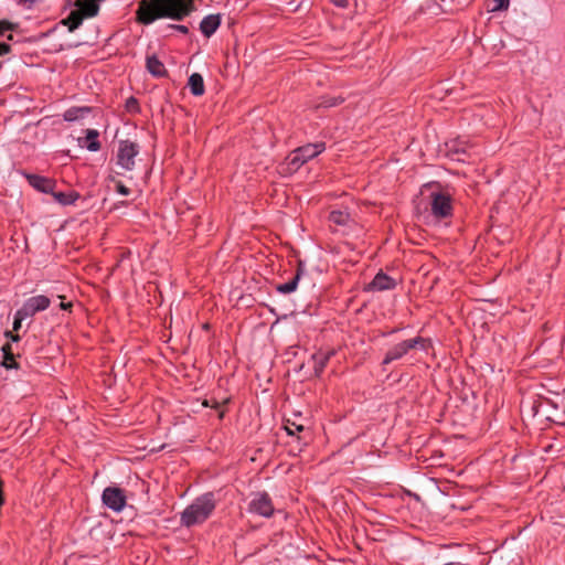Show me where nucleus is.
<instances>
[{
	"label": "nucleus",
	"instance_id": "nucleus-7",
	"mask_svg": "<svg viewBox=\"0 0 565 565\" xmlns=\"http://www.w3.org/2000/svg\"><path fill=\"white\" fill-rule=\"evenodd\" d=\"M430 199L431 212L434 216L444 218L451 215L452 205L449 194L433 190L430 193Z\"/></svg>",
	"mask_w": 565,
	"mask_h": 565
},
{
	"label": "nucleus",
	"instance_id": "nucleus-34",
	"mask_svg": "<svg viewBox=\"0 0 565 565\" xmlns=\"http://www.w3.org/2000/svg\"><path fill=\"white\" fill-rule=\"evenodd\" d=\"M136 104V99H131L130 106H134Z\"/></svg>",
	"mask_w": 565,
	"mask_h": 565
},
{
	"label": "nucleus",
	"instance_id": "nucleus-4",
	"mask_svg": "<svg viewBox=\"0 0 565 565\" xmlns=\"http://www.w3.org/2000/svg\"><path fill=\"white\" fill-rule=\"evenodd\" d=\"M429 345H430V341L427 339L420 338V337L405 340V341L394 345L393 348H391L387 351V353L383 360V363L388 364L395 360H398V359L403 358L404 355H406L409 352V350H412V349H419L422 351H427Z\"/></svg>",
	"mask_w": 565,
	"mask_h": 565
},
{
	"label": "nucleus",
	"instance_id": "nucleus-32",
	"mask_svg": "<svg viewBox=\"0 0 565 565\" xmlns=\"http://www.w3.org/2000/svg\"><path fill=\"white\" fill-rule=\"evenodd\" d=\"M71 302H61L60 308L63 310H67L68 308H71Z\"/></svg>",
	"mask_w": 565,
	"mask_h": 565
},
{
	"label": "nucleus",
	"instance_id": "nucleus-11",
	"mask_svg": "<svg viewBox=\"0 0 565 565\" xmlns=\"http://www.w3.org/2000/svg\"><path fill=\"white\" fill-rule=\"evenodd\" d=\"M329 220L332 225L337 226L334 231H339L342 234H348L351 230L354 221L347 210H333L330 212Z\"/></svg>",
	"mask_w": 565,
	"mask_h": 565
},
{
	"label": "nucleus",
	"instance_id": "nucleus-8",
	"mask_svg": "<svg viewBox=\"0 0 565 565\" xmlns=\"http://www.w3.org/2000/svg\"><path fill=\"white\" fill-rule=\"evenodd\" d=\"M248 510L252 513L269 518L274 512V507L269 495L266 492H258L252 498Z\"/></svg>",
	"mask_w": 565,
	"mask_h": 565
},
{
	"label": "nucleus",
	"instance_id": "nucleus-14",
	"mask_svg": "<svg viewBox=\"0 0 565 565\" xmlns=\"http://www.w3.org/2000/svg\"><path fill=\"white\" fill-rule=\"evenodd\" d=\"M394 286H395L394 280L390 276H387L383 273H379L374 277L372 282L370 284V288L372 290H377V291L388 290V289L394 288Z\"/></svg>",
	"mask_w": 565,
	"mask_h": 565
},
{
	"label": "nucleus",
	"instance_id": "nucleus-30",
	"mask_svg": "<svg viewBox=\"0 0 565 565\" xmlns=\"http://www.w3.org/2000/svg\"><path fill=\"white\" fill-rule=\"evenodd\" d=\"M174 29L178 30L181 33H184V34L188 33V31H189L188 26L181 25V24L180 25H174Z\"/></svg>",
	"mask_w": 565,
	"mask_h": 565
},
{
	"label": "nucleus",
	"instance_id": "nucleus-9",
	"mask_svg": "<svg viewBox=\"0 0 565 565\" xmlns=\"http://www.w3.org/2000/svg\"><path fill=\"white\" fill-rule=\"evenodd\" d=\"M104 504L115 512H120L126 504V497L121 489L108 487L103 491L102 495Z\"/></svg>",
	"mask_w": 565,
	"mask_h": 565
},
{
	"label": "nucleus",
	"instance_id": "nucleus-36",
	"mask_svg": "<svg viewBox=\"0 0 565 565\" xmlns=\"http://www.w3.org/2000/svg\"><path fill=\"white\" fill-rule=\"evenodd\" d=\"M425 188L426 189H433V185L426 184Z\"/></svg>",
	"mask_w": 565,
	"mask_h": 565
},
{
	"label": "nucleus",
	"instance_id": "nucleus-24",
	"mask_svg": "<svg viewBox=\"0 0 565 565\" xmlns=\"http://www.w3.org/2000/svg\"><path fill=\"white\" fill-rule=\"evenodd\" d=\"M285 429H286L288 435L294 436L297 433H300V431L305 430V427L302 425H298L296 423H290L288 420L286 426H285Z\"/></svg>",
	"mask_w": 565,
	"mask_h": 565
},
{
	"label": "nucleus",
	"instance_id": "nucleus-37",
	"mask_svg": "<svg viewBox=\"0 0 565 565\" xmlns=\"http://www.w3.org/2000/svg\"><path fill=\"white\" fill-rule=\"evenodd\" d=\"M8 40H10V41H12V40H13L12 34H10V35L8 36Z\"/></svg>",
	"mask_w": 565,
	"mask_h": 565
},
{
	"label": "nucleus",
	"instance_id": "nucleus-25",
	"mask_svg": "<svg viewBox=\"0 0 565 565\" xmlns=\"http://www.w3.org/2000/svg\"><path fill=\"white\" fill-rule=\"evenodd\" d=\"M510 0H493L492 12L508 9Z\"/></svg>",
	"mask_w": 565,
	"mask_h": 565
},
{
	"label": "nucleus",
	"instance_id": "nucleus-27",
	"mask_svg": "<svg viewBox=\"0 0 565 565\" xmlns=\"http://www.w3.org/2000/svg\"><path fill=\"white\" fill-rule=\"evenodd\" d=\"M116 190L121 195H128L130 193V190L124 185L121 182L116 183Z\"/></svg>",
	"mask_w": 565,
	"mask_h": 565
},
{
	"label": "nucleus",
	"instance_id": "nucleus-31",
	"mask_svg": "<svg viewBox=\"0 0 565 565\" xmlns=\"http://www.w3.org/2000/svg\"><path fill=\"white\" fill-rule=\"evenodd\" d=\"M6 337L11 339L14 342L19 341V335H13L11 331H7Z\"/></svg>",
	"mask_w": 565,
	"mask_h": 565
},
{
	"label": "nucleus",
	"instance_id": "nucleus-18",
	"mask_svg": "<svg viewBox=\"0 0 565 565\" xmlns=\"http://www.w3.org/2000/svg\"><path fill=\"white\" fill-rule=\"evenodd\" d=\"M147 70L157 77H162L167 73L163 63L156 55L147 57Z\"/></svg>",
	"mask_w": 565,
	"mask_h": 565
},
{
	"label": "nucleus",
	"instance_id": "nucleus-28",
	"mask_svg": "<svg viewBox=\"0 0 565 565\" xmlns=\"http://www.w3.org/2000/svg\"><path fill=\"white\" fill-rule=\"evenodd\" d=\"M40 0H19V4L24 7L25 9H31L32 6Z\"/></svg>",
	"mask_w": 565,
	"mask_h": 565
},
{
	"label": "nucleus",
	"instance_id": "nucleus-35",
	"mask_svg": "<svg viewBox=\"0 0 565 565\" xmlns=\"http://www.w3.org/2000/svg\"><path fill=\"white\" fill-rule=\"evenodd\" d=\"M136 104V99H131L130 106H134Z\"/></svg>",
	"mask_w": 565,
	"mask_h": 565
},
{
	"label": "nucleus",
	"instance_id": "nucleus-15",
	"mask_svg": "<svg viewBox=\"0 0 565 565\" xmlns=\"http://www.w3.org/2000/svg\"><path fill=\"white\" fill-rule=\"evenodd\" d=\"M302 274H303V267H302V263L300 262L299 266H298V269H297V273L292 277V279L287 281V282H285V284L278 285L276 287L277 291L280 292V294H285V295L294 292L297 289L298 282H299L300 277L302 276Z\"/></svg>",
	"mask_w": 565,
	"mask_h": 565
},
{
	"label": "nucleus",
	"instance_id": "nucleus-3",
	"mask_svg": "<svg viewBox=\"0 0 565 565\" xmlns=\"http://www.w3.org/2000/svg\"><path fill=\"white\" fill-rule=\"evenodd\" d=\"M323 150H324L323 142L308 143L306 146L299 147L298 149L292 151L287 158L289 170L297 171L308 160L317 157Z\"/></svg>",
	"mask_w": 565,
	"mask_h": 565
},
{
	"label": "nucleus",
	"instance_id": "nucleus-5",
	"mask_svg": "<svg viewBox=\"0 0 565 565\" xmlns=\"http://www.w3.org/2000/svg\"><path fill=\"white\" fill-rule=\"evenodd\" d=\"M76 6L77 9L73 10L64 22L70 31L77 29L84 18H92L98 12V4L93 0H77Z\"/></svg>",
	"mask_w": 565,
	"mask_h": 565
},
{
	"label": "nucleus",
	"instance_id": "nucleus-38",
	"mask_svg": "<svg viewBox=\"0 0 565 565\" xmlns=\"http://www.w3.org/2000/svg\"><path fill=\"white\" fill-rule=\"evenodd\" d=\"M334 105H337V103H335V102H333V103L329 104L328 106H334Z\"/></svg>",
	"mask_w": 565,
	"mask_h": 565
},
{
	"label": "nucleus",
	"instance_id": "nucleus-20",
	"mask_svg": "<svg viewBox=\"0 0 565 565\" xmlns=\"http://www.w3.org/2000/svg\"><path fill=\"white\" fill-rule=\"evenodd\" d=\"M88 113L89 108L87 107H72L64 113L63 117L66 121H75Z\"/></svg>",
	"mask_w": 565,
	"mask_h": 565
},
{
	"label": "nucleus",
	"instance_id": "nucleus-21",
	"mask_svg": "<svg viewBox=\"0 0 565 565\" xmlns=\"http://www.w3.org/2000/svg\"><path fill=\"white\" fill-rule=\"evenodd\" d=\"M331 354H332L331 352L330 353H318L313 356V362H315L313 367H315L316 373H321L323 371Z\"/></svg>",
	"mask_w": 565,
	"mask_h": 565
},
{
	"label": "nucleus",
	"instance_id": "nucleus-10",
	"mask_svg": "<svg viewBox=\"0 0 565 565\" xmlns=\"http://www.w3.org/2000/svg\"><path fill=\"white\" fill-rule=\"evenodd\" d=\"M50 303L51 300L49 297L44 295H38L28 298L19 310L24 315V317L31 318L35 313L47 309Z\"/></svg>",
	"mask_w": 565,
	"mask_h": 565
},
{
	"label": "nucleus",
	"instance_id": "nucleus-26",
	"mask_svg": "<svg viewBox=\"0 0 565 565\" xmlns=\"http://www.w3.org/2000/svg\"><path fill=\"white\" fill-rule=\"evenodd\" d=\"M25 319L28 318L18 309L14 315L13 330L18 331L21 328L22 321Z\"/></svg>",
	"mask_w": 565,
	"mask_h": 565
},
{
	"label": "nucleus",
	"instance_id": "nucleus-2",
	"mask_svg": "<svg viewBox=\"0 0 565 565\" xmlns=\"http://www.w3.org/2000/svg\"><path fill=\"white\" fill-rule=\"evenodd\" d=\"M216 507V499L212 492H206L192 501L181 513L180 522L183 526L192 527L205 522Z\"/></svg>",
	"mask_w": 565,
	"mask_h": 565
},
{
	"label": "nucleus",
	"instance_id": "nucleus-1",
	"mask_svg": "<svg viewBox=\"0 0 565 565\" xmlns=\"http://www.w3.org/2000/svg\"><path fill=\"white\" fill-rule=\"evenodd\" d=\"M194 0H141L138 4L137 19L150 24L157 19L169 18L182 20L194 10Z\"/></svg>",
	"mask_w": 565,
	"mask_h": 565
},
{
	"label": "nucleus",
	"instance_id": "nucleus-22",
	"mask_svg": "<svg viewBox=\"0 0 565 565\" xmlns=\"http://www.w3.org/2000/svg\"><path fill=\"white\" fill-rule=\"evenodd\" d=\"M13 29V24L2 21L0 22V35H4L7 31ZM10 52V46L7 43H0V56Z\"/></svg>",
	"mask_w": 565,
	"mask_h": 565
},
{
	"label": "nucleus",
	"instance_id": "nucleus-16",
	"mask_svg": "<svg viewBox=\"0 0 565 565\" xmlns=\"http://www.w3.org/2000/svg\"><path fill=\"white\" fill-rule=\"evenodd\" d=\"M98 131L95 129H88L86 131V136L84 140H79V145L85 147L89 151H98L100 149V143L98 141Z\"/></svg>",
	"mask_w": 565,
	"mask_h": 565
},
{
	"label": "nucleus",
	"instance_id": "nucleus-29",
	"mask_svg": "<svg viewBox=\"0 0 565 565\" xmlns=\"http://www.w3.org/2000/svg\"><path fill=\"white\" fill-rule=\"evenodd\" d=\"M332 3L339 8H347L349 4V0H331Z\"/></svg>",
	"mask_w": 565,
	"mask_h": 565
},
{
	"label": "nucleus",
	"instance_id": "nucleus-6",
	"mask_svg": "<svg viewBox=\"0 0 565 565\" xmlns=\"http://www.w3.org/2000/svg\"><path fill=\"white\" fill-rule=\"evenodd\" d=\"M139 145L130 140H121L118 145L116 156L117 164L126 170L131 171L136 164V157L139 154Z\"/></svg>",
	"mask_w": 565,
	"mask_h": 565
},
{
	"label": "nucleus",
	"instance_id": "nucleus-23",
	"mask_svg": "<svg viewBox=\"0 0 565 565\" xmlns=\"http://www.w3.org/2000/svg\"><path fill=\"white\" fill-rule=\"evenodd\" d=\"M2 351H3V362H2V365L7 369H12V367H15V363H14V360H13V354L11 352V348L10 345H4L2 348Z\"/></svg>",
	"mask_w": 565,
	"mask_h": 565
},
{
	"label": "nucleus",
	"instance_id": "nucleus-33",
	"mask_svg": "<svg viewBox=\"0 0 565 565\" xmlns=\"http://www.w3.org/2000/svg\"><path fill=\"white\" fill-rule=\"evenodd\" d=\"M203 404L204 406H213L212 404H210V401H205Z\"/></svg>",
	"mask_w": 565,
	"mask_h": 565
},
{
	"label": "nucleus",
	"instance_id": "nucleus-13",
	"mask_svg": "<svg viewBox=\"0 0 565 565\" xmlns=\"http://www.w3.org/2000/svg\"><path fill=\"white\" fill-rule=\"evenodd\" d=\"M221 17L218 14H209L200 23V30L204 36L210 38L218 29Z\"/></svg>",
	"mask_w": 565,
	"mask_h": 565
},
{
	"label": "nucleus",
	"instance_id": "nucleus-19",
	"mask_svg": "<svg viewBox=\"0 0 565 565\" xmlns=\"http://www.w3.org/2000/svg\"><path fill=\"white\" fill-rule=\"evenodd\" d=\"M189 87L193 95L201 96L204 93L203 77L199 73H193L189 77Z\"/></svg>",
	"mask_w": 565,
	"mask_h": 565
},
{
	"label": "nucleus",
	"instance_id": "nucleus-17",
	"mask_svg": "<svg viewBox=\"0 0 565 565\" xmlns=\"http://www.w3.org/2000/svg\"><path fill=\"white\" fill-rule=\"evenodd\" d=\"M54 200L63 206L73 205L78 199L79 193L76 191L55 192L51 193Z\"/></svg>",
	"mask_w": 565,
	"mask_h": 565
},
{
	"label": "nucleus",
	"instance_id": "nucleus-12",
	"mask_svg": "<svg viewBox=\"0 0 565 565\" xmlns=\"http://www.w3.org/2000/svg\"><path fill=\"white\" fill-rule=\"evenodd\" d=\"M22 174L28 180L29 184L35 190L43 193H53V190L55 189L54 180L26 172H23Z\"/></svg>",
	"mask_w": 565,
	"mask_h": 565
}]
</instances>
